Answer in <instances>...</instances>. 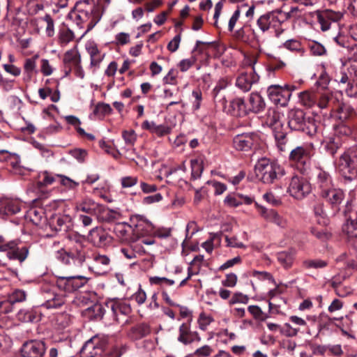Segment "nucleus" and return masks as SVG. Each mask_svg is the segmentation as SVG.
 Returning a JSON list of instances; mask_svg holds the SVG:
<instances>
[{"label": "nucleus", "instance_id": "obj_1", "mask_svg": "<svg viewBox=\"0 0 357 357\" xmlns=\"http://www.w3.org/2000/svg\"><path fill=\"white\" fill-rule=\"evenodd\" d=\"M68 17L75 22L80 28H85L86 33L91 31L100 20L99 8L89 0L78 3L75 10H72Z\"/></svg>", "mask_w": 357, "mask_h": 357}, {"label": "nucleus", "instance_id": "obj_2", "mask_svg": "<svg viewBox=\"0 0 357 357\" xmlns=\"http://www.w3.org/2000/svg\"><path fill=\"white\" fill-rule=\"evenodd\" d=\"M89 252V248L82 241H70L66 250L61 248L55 252V257L65 264L73 262L81 265L85 261Z\"/></svg>", "mask_w": 357, "mask_h": 357}, {"label": "nucleus", "instance_id": "obj_3", "mask_svg": "<svg viewBox=\"0 0 357 357\" xmlns=\"http://www.w3.org/2000/svg\"><path fill=\"white\" fill-rule=\"evenodd\" d=\"M144 229H146V232H149L152 229V225L143 218H139L134 226L126 222L116 224L114 231L121 242L128 244L138 240L140 238L139 232L142 231Z\"/></svg>", "mask_w": 357, "mask_h": 357}, {"label": "nucleus", "instance_id": "obj_4", "mask_svg": "<svg viewBox=\"0 0 357 357\" xmlns=\"http://www.w3.org/2000/svg\"><path fill=\"white\" fill-rule=\"evenodd\" d=\"M289 17V13L274 10L261 15L257 21V24L263 32L270 29H274L275 36L279 38L284 31L282 24Z\"/></svg>", "mask_w": 357, "mask_h": 357}, {"label": "nucleus", "instance_id": "obj_5", "mask_svg": "<svg viewBox=\"0 0 357 357\" xmlns=\"http://www.w3.org/2000/svg\"><path fill=\"white\" fill-rule=\"evenodd\" d=\"M257 176L264 183H273L280 178L284 171L280 165L266 158L259 160L255 167Z\"/></svg>", "mask_w": 357, "mask_h": 357}, {"label": "nucleus", "instance_id": "obj_6", "mask_svg": "<svg viewBox=\"0 0 357 357\" xmlns=\"http://www.w3.org/2000/svg\"><path fill=\"white\" fill-rule=\"evenodd\" d=\"M357 146L346 150L337 161L336 168L340 174L349 181L357 176L356 167Z\"/></svg>", "mask_w": 357, "mask_h": 357}, {"label": "nucleus", "instance_id": "obj_7", "mask_svg": "<svg viewBox=\"0 0 357 357\" xmlns=\"http://www.w3.org/2000/svg\"><path fill=\"white\" fill-rule=\"evenodd\" d=\"M288 126L292 130L302 131L310 136H313L317 130L313 119H305V114L301 109H291L287 114Z\"/></svg>", "mask_w": 357, "mask_h": 357}, {"label": "nucleus", "instance_id": "obj_8", "mask_svg": "<svg viewBox=\"0 0 357 357\" xmlns=\"http://www.w3.org/2000/svg\"><path fill=\"white\" fill-rule=\"evenodd\" d=\"M335 211L338 212L344 208L342 213L346 215L351 209V203L349 200L345 201V193L340 188L332 187L319 195Z\"/></svg>", "mask_w": 357, "mask_h": 357}, {"label": "nucleus", "instance_id": "obj_9", "mask_svg": "<svg viewBox=\"0 0 357 357\" xmlns=\"http://www.w3.org/2000/svg\"><path fill=\"white\" fill-rule=\"evenodd\" d=\"M296 89L294 85L291 84H284V86L273 84L268 87L267 95L269 100L274 104L284 107L287 105L291 93Z\"/></svg>", "mask_w": 357, "mask_h": 357}, {"label": "nucleus", "instance_id": "obj_10", "mask_svg": "<svg viewBox=\"0 0 357 357\" xmlns=\"http://www.w3.org/2000/svg\"><path fill=\"white\" fill-rule=\"evenodd\" d=\"M314 148L312 144H305L293 149L289 153V160L294 163L302 173L305 171V166L309 164Z\"/></svg>", "mask_w": 357, "mask_h": 357}, {"label": "nucleus", "instance_id": "obj_11", "mask_svg": "<svg viewBox=\"0 0 357 357\" xmlns=\"http://www.w3.org/2000/svg\"><path fill=\"white\" fill-rule=\"evenodd\" d=\"M287 192L295 199H302L311 192V185L304 177L294 175L289 181Z\"/></svg>", "mask_w": 357, "mask_h": 357}, {"label": "nucleus", "instance_id": "obj_12", "mask_svg": "<svg viewBox=\"0 0 357 357\" xmlns=\"http://www.w3.org/2000/svg\"><path fill=\"white\" fill-rule=\"evenodd\" d=\"M259 135L257 132H245L236 135L233 139L234 147L238 151H248L259 145Z\"/></svg>", "mask_w": 357, "mask_h": 357}, {"label": "nucleus", "instance_id": "obj_13", "mask_svg": "<svg viewBox=\"0 0 357 357\" xmlns=\"http://www.w3.org/2000/svg\"><path fill=\"white\" fill-rule=\"evenodd\" d=\"M88 241L97 248H105L112 242V237L102 227H96L90 230Z\"/></svg>", "mask_w": 357, "mask_h": 357}, {"label": "nucleus", "instance_id": "obj_14", "mask_svg": "<svg viewBox=\"0 0 357 357\" xmlns=\"http://www.w3.org/2000/svg\"><path fill=\"white\" fill-rule=\"evenodd\" d=\"M105 347L104 342L97 335L87 340L82 347V357H97L102 354Z\"/></svg>", "mask_w": 357, "mask_h": 357}, {"label": "nucleus", "instance_id": "obj_15", "mask_svg": "<svg viewBox=\"0 0 357 357\" xmlns=\"http://www.w3.org/2000/svg\"><path fill=\"white\" fill-rule=\"evenodd\" d=\"M86 281L82 276L59 277L56 284L59 289L71 293L82 287Z\"/></svg>", "mask_w": 357, "mask_h": 357}, {"label": "nucleus", "instance_id": "obj_16", "mask_svg": "<svg viewBox=\"0 0 357 357\" xmlns=\"http://www.w3.org/2000/svg\"><path fill=\"white\" fill-rule=\"evenodd\" d=\"M317 21L320 24L321 29L323 31H328L332 22H339L343 17V13L340 11H334L326 9L324 10H317L316 12Z\"/></svg>", "mask_w": 357, "mask_h": 357}, {"label": "nucleus", "instance_id": "obj_17", "mask_svg": "<svg viewBox=\"0 0 357 357\" xmlns=\"http://www.w3.org/2000/svg\"><path fill=\"white\" fill-rule=\"evenodd\" d=\"M260 215L267 222L273 223L280 228H286L288 222L286 218L280 215L275 210L267 208L263 206L255 203Z\"/></svg>", "mask_w": 357, "mask_h": 357}, {"label": "nucleus", "instance_id": "obj_18", "mask_svg": "<svg viewBox=\"0 0 357 357\" xmlns=\"http://www.w3.org/2000/svg\"><path fill=\"white\" fill-rule=\"evenodd\" d=\"M45 344L40 340L26 342L21 348L22 357H42L45 354Z\"/></svg>", "mask_w": 357, "mask_h": 357}, {"label": "nucleus", "instance_id": "obj_19", "mask_svg": "<svg viewBox=\"0 0 357 357\" xmlns=\"http://www.w3.org/2000/svg\"><path fill=\"white\" fill-rule=\"evenodd\" d=\"M75 208L77 211H82L90 215H98L104 211L105 206L86 197L75 203Z\"/></svg>", "mask_w": 357, "mask_h": 357}, {"label": "nucleus", "instance_id": "obj_20", "mask_svg": "<svg viewBox=\"0 0 357 357\" xmlns=\"http://www.w3.org/2000/svg\"><path fill=\"white\" fill-rule=\"evenodd\" d=\"M92 260L89 268L94 273L102 275L109 270L111 260L108 256L96 252L93 254Z\"/></svg>", "mask_w": 357, "mask_h": 357}, {"label": "nucleus", "instance_id": "obj_21", "mask_svg": "<svg viewBox=\"0 0 357 357\" xmlns=\"http://www.w3.org/2000/svg\"><path fill=\"white\" fill-rule=\"evenodd\" d=\"M149 282L151 284H158L162 288V298L167 305L170 306H178V304L170 298L166 289V287L174 284V280L167 278L154 276L149 278Z\"/></svg>", "mask_w": 357, "mask_h": 357}, {"label": "nucleus", "instance_id": "obj_22", "mask_svg": "<svg viewBox=\"0 0 357 357\" xmlns=\"http://www.w3.org/2000/svg\"><path fill=\"white\" fill-rule=\"evenodd\" d=\"M66 295L56 294L52 291H45L43 298L45 302L42 304L47 309L59 308L66 303Z\"/></svg>", "mask_w": 357, "mask_h": 357}, {"label": "nucleus", "instance_id": "obj_23", "mask_svg": "<svg viewBox=\"0 0 357 357\" xmlns=\"http://www.w3.org/2000/svg\"><path fill=\"white\" fill-rule=\"evenodd\" d=\"M259 77L255 73L252 66V71L250 73H241L236 79V86L243 92L249 91L252 84L258 81Z\"/></svg>", "mask_w": 357, "mask_h": 357}, {"label": "nucleus", "instance_id": "obj_24", "mask_svg": "<svg viewBox=\"0 0 357 357\" xmlns=\"http://www.w3.org/2000/svg\"><path fill=\"white\" fill-rule=\"evenodd\" d=\"M315 185L319 195L333 187V179L330 174L322 169H319L316 174Z\"/></svg>", "mask_w": 357, "mask_h": 357}, {"label": "nucleus", "instance_id": "obj_25", "mask_svg": "<svg viewBox=\"0 0 357 357\" xmlns=\"http://www.w3.org/2000/svg\"><path fill=\"white\" fill-rule=\"evenodd\" d=\"M178 341L185 345L190 344L195 341L200 342L201 337L196 331H191L189 325L183 324L178 329Z\"/></svg>", "mask_w": 357, "mask_h": 357}, {"label": "nucleus", "instance_id": "obj_26", "mask_svg": "<svg viewBox=\"0 0 357 357\" xmlns=\"http://www.w3.org/2000/svg\"><path fill=\"white\" fill-rule=\"evenodd\" d=\"M72 218L69 215L56 214L50 218V226L55 231H66L72 226Z\"/></svg>", "mask_w": 357, "mask_h": 357}, {"label": "nucleus", "instance_id": "obj_27", "mask_svg": "<svg viewBox=\"0 0 357 357\" xmlns=\"http://www.w3.org/2000/svg\"><path fill=\"white\" fill-rule=\"evenodd\" d=\"M107 307H109L115 317L119 314L128 315L131 312L130 304L123 301L113 300L107 303Z\"/></svg>", "mask_w": 357, "mask_h": 357}, {"label": "nucleus", "instance_id": "obj_28", "mask_svg": "<svg viewBox=\"0 0 357 357\" xmlns=\"http://www.w3.org/2000/svg\"><path fill=\"white\" fill-rule=\"evenodd\" d=\"M151 333L149 325L145 323L138 324L132 326L128 332V336L133 340H140Z\"/></svg>", "mask_w": 357, "mask_h": 357}, {"label": "nucleus", "instance_id": "obj_29", "mask_svg": "<svg viewBox=\"0 0 357 357\" xmlns=\"http://www.w3.org/2000/svg\"><path fill=\"white\" fill-rule=\"evenodd\" d=\"M229 112L235 116H245L249 109L247 108L244 100L241 98H236L230 102Z\"/></svg>", "mask_w": 357, "mask_h": 357}, {"label": "nucleus", "instance_id": "obj_30", "mask_svg": "<svg viewBox=\"0 0 357 357\" xmlns=\"http://www.w3.org/2000/svg\"><path fill=\"white\" fill-rule=\"evenodd\" d=\"M248 109L255 113H259L264 109L266 103L264 98L257 93H252L248 98Z\"/></svg>", "mask_w": 357, "mask_h": 357}, {"label": "nucleus", "instance_id": "obj_31", "mask_svg": "<svg viewBox=\"0 0 357 357\" xmlns=\"http://www.w3.org/2000/svg\"><path fill=\"white\" fill-rule=\"evenodd\" d=\"M86 49L91 59V66L98 67L104 58V54H101L97 45L93 43H89L86 45Z\"/></svg>", "mask_w": 357, "mask_h": 357}, {"label": "nucleus", "instance_id": "obj_32", "mask_svg": "<svg viewBox=\"0 0 357 357\" xmlns=\"http://www.w3.org/2000/svg\"><path fill=\"white\" fill-rule=\"evenodd\" d=\"M142 128L149 130L153 134L159 137L167 135L170 132V129L168 126L165 125H157L153 121H145L142 125Z\"/></svg>", "mask_w": 357, "mask_h": 357}, {"label": "nucleus", "instance_id": "obj_33", "mask_svg": "<svg viewBox=\"0 0 357 357\" xmlns=\"http://www.w3.org/2000/svg\"><path fill=\"white\" fill-rule=\"evenodd\" d=\"M20 211V204L17 200H4L0 207V213L7 215H14Z\"/></svg>", "mask_w": 357, "mask_h": 357}, {"label": "nucleus", "instance_id": "obj_34", "mask_svg": "<svg viewBox=\"0 0 357 357\" xmlns=\"http://www.w3.org/2000/svg\"><path fill=\"white\" fill-rule=\"evenodd\" d=\"M27 217L36 225H42L46 222L45 211L43 208H32L27 213Z\"/></svg>", "mask_w": 357, "mask_h": 357}, {"label": "nucleus", "instance_id": "obj_35", "mask_svg": "<svg viewBox=\"0 0 357 357\" xmlns=\"http://www.w3.org/2000/svg\"><path fill=\"white\" fill-rule=\"evenodd\" d=\"M299 100L303 105L307 107H312L317 104V92L303 91L299 93Z\"/></svg>", "mask_w": 357, "mask_h": 357}, {"label": "nucleus", "instance_id": "obj_36", "mask_svg": "<svg viewBox=\"0 0 357 357\" xmlns=\"http://www.w3.org/2000/svg\"><path fill=\"white\" fill-rule=\"evenodd\" d=\"M17 317L22 322H33L39 320V315L33 309H22L18 312Z\"/></svg>", "mask_w": 357, "mask_h": 357}, {"label": "nucleus", "instance_id": "obj_37", "mask_svg": "<svg viewBox=\"0 0 357 357\" xmlns=\"http://www.w3.org/2000/svg\"><path fill=\"white\" fill-rule=\"evenodd\" d=\"M63 62L65 64H73L76 68H79L81 57L77 50L73 48L67 51L63 56Z\"/></svg>", "mask_w": 357, "mask_h": 357}, {"label": "nucleus", "instance_id": "obj_38", "mask_svg": "<svg viewBox=\"0 0 357 357\" xmlns=\"http://www.w3.org/2000/svg\"><path fill=\"white\" fill-rule=\"evenodd\" d=\"M29 254V249L27 247L24 246L22 248H17L14 250H10L6 254L8 258L9 259H16L18 260L20 262L24 261Z\"/></svg>", "mask_w": 357, "mask_h": 357}, {"label": "nucleus", "instance_id": "obj_39", "mask_svg": "<svg viewBox=\"0 0 357 357\" xmlns=\"http://www.w3.org/2000/svg\"><path fill=\"white\" fill-rule=\"evenodd\" d=\"M342 229L349 238H357V211L355 218L348 220Z\"/></svg>", "mask_w": 357, "mask_h": 357}, {"label": "nucleus", "instance_id": "obj_40", "mask_svg": "<svg viewBox=\"0 0 357 357\" xmlns=\"http://www.w3.org/2000/svg\"><path fill=\"white\" fill-rule=\"evenodd\" d=\"M327 265L328 262L326 261L319 259H305L302 262V266L305 269L324 268Z\"/></svg>", "mask_w": 357, "mask_h": 357}, {"label": "nucleus", "instance_id": "obj_41", "mask_svg": "<svg viewBox=\"0 0 357 357\" xmlns=\"http://www.w3.org/2000/svg\"><path fill=\"white\" fill-rule=\"evenodd\" d=\"M278 260L285 268H290L294 260V254L289 252H281L278 254Z\"/></svg>", "mask_w": 357, "mask_h": 357}, {"label": "nucleus", "instance_id": "obj_42", "mask_svg": "<svg viewBox=\"0 0 357 357\" xmlns=\"http://www.w3.org/2000/svg\"><path fill=\"white\" fill-rule=\"evenodd\" d=\"M274 135L278 148L280 151H285L288 146L289 140L286 133L274 130Z\"/></svg>", "mask_w": 357, "mask_h": 357}, {"label": "nucleus", "instance_id": "obj_43", "mask_svg": "<svg viewBox=\"0 0 357 357\" xmlns=\"http://www.w3.org/2000/svg\"><path fill=\"white\" fill-rule=\"evenodd\" d=\"M38 177L37 185L39 188L52 185L55 181V177L47 172H41Z\"/></svg>", "mask_w": 357, "mask_h": 357}, {"label": "nucleus", "instance_id": "obj_44", "mask_svg": "<svg viewBox=\"0 0 357 357\" xmlns=\"http://www.w3.org/2000/svg\"><path fill=\"white\" fill-rule=\"evenodd\" d=\"M300 328L298 327H293L289 323H285L281 326L280 334L287 337H296Z\"/></svg>", "mask_w": 357, "mask_h": 357}, {"label": "nucleus", "instance_id": "obj_45", "mask_svg": "<svg viewBox=\"0 0 357 357\" xmlns=\"http://www.w3.org/2000/svg\"><path fill=\"white\" fill-rule=\"evenodd\" d=\"M340 146L341 143L339 139L329 138V139L326 142L324 147L328 153H330L331 155H334L337 153Z\"/></svg>", "mask_w": 357, "mask_h": 357}, {"label": "nucleus", "instance_id": "obj_46", "mask_svg": "<svg viewBox=\"0 0 357 357\" xmlns=\"http://www.w3.org/2000/svg\"><path fill=\"white\" fill-rule=\"evenodd\" d=\"M8 298L13 303L23 302L26 298V294L24 290L15 289L8 295Z\"/></svg>", "mask_w": 357, "mask_h": 357}, {"label": "nucleus", "instance_id": "obj_47", "mask_svg": "<svg viewBox=\"0 0 357 357\" xmlns=\"http://www.w3.org/2000/svg\"><path fill=\"white\" fill-rule=\"evenodd\" d=\"M318 98L317 101V105L320 109H326L328 106L329 101L332 98V94L328 92L319 93L317 92Z\"/></svg>", "mask_w": 357, "mask_h": 357}, {"label": "nucleus", "instance_id": "obj_48", "mask_svg": "<svg viewBox=\"0 0 357 357\" xmlns=\"http://www.w3.org/2000/svg\"><path fill=\"white\" fill-rule=\"evenodd\" d=\"M74 33L70 29H63L59 33V42L64 46L73 40Z\"/></svg>", "mask_w": 357, "mask_h": 357}, {"label": "nucleus", "instance_id": "obj_49", "mask_svg": "<svg viewBox=\"0 0 357 357\" xmlns=\"http://www.w3.org/2000/svg\"><path fill=\"white\" fill-rule=\"evenodd\" d=\"M20 156L17 153H13L7 164L12 167L15 174H22L23 169L20 167Z\"/></svg>", "mask_w": 357, "mask_h": 357}, {"label": "nucleus", "instance_id": "obj_50", "mask_svg": "<svg viewBox=\"0 0 357 357\" xmlns=\"http://www.w3.org/2000/svg\"><path fill=\"white\" fill-rule=\"evenodd\" d=\"M283 46L286 49H287L290 51H292V52H297L299 53L303 52V48L301 43L297 40H294V39L288 40L285 43H284Z\"/></svg>", "mask_w": 357, "mask_h": 357}, {"label": "nucleus", "instance_id": "obj_51", "mask_svg": "<svg viewBox=\"0 0 357 357\" xmlns=\"http://www.w3.org/2000/svg\"><path fill=\"white\" fill-rule=\"evenodd\" d=\"M191 168H192V176L196 179L200 177L202 171H203V167L202 165V161L195 159L191 160Z\"/></svg>", "mask_w": 357, "mask_h": 357}, {"label": "nucleus", "instance_id": "obj_52", "mask_svg": "<svg viewBox=\"0 0 357 357\" xmlns=\"http://www.w3.org/2000/svg\"><path fill=\"white\" fill-rule=\"evenodd\" d=\"M38 55H35L31 58L26 59L24 64V71L26 73H36V60Z\"/></svg>", "mask_w": 357, "mask_h": 357}, {"label": "nucleus", "instance_id": "obj_53", "mask_svg": "<svg viewBox=\"0 0 357 357\" xmlns=\"http://www.w3.org/2000/svg\"><path fill=\"white\" fill-rule=\"evenodd\" d=\"M213 321V319L210 315L205 313H201L198 319L199 327L202 331H206L208 326Z\"/></svg>", "mask_w": 357, "mask_h": 357}, {"label": "nucleus", "instance_id": "obj_54", "mask_svg": "<svg viewBox=\"0 0 357 357\" xmlns=\"http://www.w3.org/2000/svg\"><path fill=\"white\" fill-rule=\"evenodd\" d=\"M197 59L195 56L183 59L179 62L178 68L181 72H185L195 63Z\"/></svg>", "mask_w": 357, "mask_h": 357}, {"label": "nucleus", "instance_id": "obj_55", "mask_svg": "<svg viewBox=\"0 0 357 357\" xmlns=\"http://www.w3.org/2000/svg\"><path fill=\"white\" fill-rule=\"evenodd\" d=\"M122 137L126 144L130 146L134 144L137 139L135 132L133 130H123Z\"/></svg>", "mask_w": 357, "mask_h": 357}, {"label": "nucleus", "instance_id": "obj_56", "mask_svg": "<svg viewBox=\"0 0 357 357\" xmlns=\"http://www.w3.org/2000/svg\"><path fill=\"white\" fill-rule=\"evenodd\" d=\"M112 112V108L109 105L106 103H98L93 112L95 114L98 115H105L109 114Z\"/></svg>", "mask_w": 357, "mask_h": 357}, {"label": "nucleus", "instance_id": "obj_57", "mask_svg": "<svg viewBox=\"0 0 357 357\" xmlns=\"http://www.w3.org/2000/svg\"><path fill=\"white\" fill-rule=\"evenodd\" d=\"M263 198L270 204L277 206L281 204L280 199L272 192H268L263 195Z\"/></svg>", "mask_w": 357, "mask_h": 357}, {"label": "nucleus", "instance_id": "obj_58", "mask_svg": "<svg viewBox=\"0 0 357 357\" xmlns=\"http://www.w3.org/2000/svg\"><path fill=\"white\" fill-rule=\"evenodd\" d=\"M43 20L47 23L46 33L49 37H52L54 33V20L49 14L45 15Z\"/></svg>", "mask_w": 357, "mask_h": 357}, {"label": "nucleus", "instance_id": "obj_59", "mask_svg": "<svg viewBox=\"0 0 357 357\" xmlns=\"http://www.w3.org/2000/svg\"><path fill=\"white\" fill-rule=\"evenodd\" d=\"M86 310L89 312H92L93 314V316L96 319L102 317L103 315L102 307L99 303L93 304L91 306L88 307Z\"/></svg>", "mask_w": 357, "mask_h": 357}, {"label": "nucleus", "instance_id": "obj_60", "mask_svg": "<svg viewBox=\"0 0 357 357\" xmlns=\"http://www.w3.org/2000/svg\"><path fill=\"white\" fill-rule=\"evenodd\" d=\"M224 202L227 205L232 207H236L243 204V202L239 199L238 194L234 196L227 195Z\"/></svg>", "mask_w": 357, "mask_h": 357}, {"label": "nucleus", "instance_id": "obj_61", "mask_svg": "<svg viewBox=\"0 0 357 357\" xmlns=\"http://www.w3.org/2000/svg\"><path fill=\"white\" fill-rule=\"evenodd\" d=\"M70 154L77 159L79 162H82L84 161L85 158L87 155V152L84 149H75L70 151Z\"/></svg>", "mask_w": 357, "mask_h": 357}, {"label": "nucleus", "instance_id": "obj_62", "mask_svg": "<svg viewBox=\"0 0 357 357\" xmlns=\"http://www.w3.org/2000/svg\"><path fill=\"white\" fill-rule=\"evenodd\" d=\"M236 282L237 275L231 273L226 275V278L222 281V284L227 287H234Z\"/></svg>", "mask_w": 357, "mask_h": 357}, {"label": "nucleus", "instance_id": "obj_63", "mask_svg": "<svg viewBox=\"0 0 357 357\" xmlns=\"http://www.w3.org/2000/svg\"><path fill=\"white\" fill-rule=\"evenodd\" d=\"M181 40V34H177L173 39L168 43L167 50L171 52H175L179 47Z\"/></svg>", "mask_w": 357, "mask_h": 357}, {"label": "nucleus", "instance_id": "obj_64", "mask_svg": "<svg viewBox=\"0 0 357 357\" xmlns=\"http://www.w3.org/2000/svg\"><path fill=\"white\" fill-rule=\"evenodd\" d=\"M347 73L350 77L357 79V60L350 61L348 63Z\"/></svg>", "mask_w": 357, "mask_h": 357}]
</instances>
